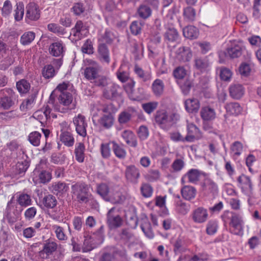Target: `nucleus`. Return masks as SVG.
<instances>
[{
  "mask_svg": "<svg viewBox=\"0 0 261 261\" xmlns=\"http://www.w3.org/2000/svg\"><path fill=\"white\" fill-rule=\"evenodd\" d=\"M57 101H53V92L50 95L49 102L53 105L55 111L65 113L69 110L74 109L76 106L72 94L70 92H60L56 95Z\"/></svg>",
  "mask_w": 261,
  "mask_h": 261,
  "instance_id": "obj_1",
  "label": "nucleus"
},
{
  "mask_svg": "<svg viewBox=\"0 0 261 261\" xmlns=\"http://www.w3.org/2000/svg\"><path fill=\"white\" fill-rule=\"evenodd\" d=\"M180 116L177 113L168 114L166 112L158 111L154 119L156 123L163 129L168 130L179 120Z\"/></svg>",
  "mask_w": 261,
  "mask_h": 261,
  "instance_id": "obj_2",
  "label": "nucleus"
},
{
  "mask_svg": "<svg viewBox=\"0 0 261 261\" xmlns=\"http://www.w3.org/2000/svg\"><path fill=\"white\" fill-rule=\"evenodd\" d=\"M103 226L100 227L95 232L93 236L84 234V241L82 246L83 252H87L91 251L97 245L101 244L103 241Z\"/></svg>",
  "mask_w": 261,
  "mask_h": 261,
  "instance_id": "obj_3",
  "label": "nucleus"
},
{
  "mask_svg": "<svg viewBox=\"0 0 261 261\" xmlns=\"http://www.w3.org/2000/svg\"><path fill=\"white\" fill-rule=\"evenodd\" d=\"M95 192L105 201L113 204L121 203L123 200V196L119 193H116L113 196H110V188L106 183L97 184Z\"/></svg>",
  "mask_w": 261,
  "mask_h": 261,
  "instance_id": "obj_4",
  "label": "nucleus"
},
{
  "mask_svg": "<svg viewBox=\"0 0 261 261\" xmlns=\"http://www.w3.org/2000/svg\"><path fill=\"white\" fill-rule=\"evenodd\" d=\"M73 194L76 200L81 204L87 203L89 201L92 194L89 192V186L83 182H78L71 186Z\"/></svg>",
  "mask_w": 261,
  "mask_h": 261,
  "instance_id": "obj_5",
  "label": "nucleus"
},
{
  "mask_svg": "<svg viewBox=\"0 0 261 261\" xmlns=\"http://www.w3.org/2000/svg\"><path fill=\"white\" fill-rule=\"evenodd\" d=\"M46 166L45 161L41 160L36 165L33 172V180L34 183L46 184L51 179V174L49 171L44 170Z\"/></svg>",
  "mask_w": 261,
  "mask_h": 261,
  "instance_id": "obj_6",
  "label": "nucleus"
},
{
  "mask_svg": "<svg viewBox=\"0 0 261 261\" xmlns=\"http://www.w3.org/2000/svg\"><path fill=\"white\" fill-rule=\"evenodd\" d=\"M0 106L5 110L12 108L18 102V95L11 89L5 88L1 90Z\"/></svg>",
  "mask_w": 261,
  "mask_h": 261,
  "instance_id": "obj_7",
  "label": "nucleus"
},
{
  "mask_svg": "<svg viewBox=\"0 0 261 261\" xmlns=\"http://www.w3.org/2000/svg\"><path fill=\"white\" fill-rule=\"evenodd\" d=\"M223 217L230 219L229 225L233 228V233L239 235L243 230L244 221L242 217L239 214L234 212H225Z\"/></svg>",
  "mask_w": 261,
  "mask_h": 261,
  "instance_id": "obj_8",
  "label": "nucleus"
},
{
  "mask_svg": "<svg viewBox=\"0 0 261 261\" xmlns=\"http://www.w3.org/2000/svg\"><path fill=\"white\" fill-rule=\"evenodd\" d=\"M123 219L116 210V208H111L107 214V223L109 228L112 230L119 228L123 224Z\"/></svg>",
  "mask_w": 261,
  "mask_h": 261,
  "instance_id": "obj_9",
  "label": "nucleus"
},
{
  "mask_svg": "<svg viewBox=\"0 0 261 261\" xmlns=\"http://www.w3.org/2000/svg\"><path fill=\"white\" fill-rule=\"evenodd\" d=\"M73 123L75 127L76 133L80 136L85 138L87 136V123L85 117L79 114L73 118Z\"/></svg>",
  "mask_w": 261,
  "mask_h": 261,
  "instance_id": "obj_10",
  "label": "nucleus"
},
{
  "mask_svg": "<svg viewBox=\"0 0 261 261\" xmlns=\"http://www.w3.org/2000/svg\"><path fill=\"white\" fill-rule=\"evenodd\" d=\"M57 243L54 241L48 240L44 243L43 249L39 252V256L43 259H48L57 250Z\"/></svg>",
  "mask_w": 261,
  "mask_h": 261,
  "instance_id": "obj_11",
  "label": "nucleus"
},
{
  "mask_svg": "<svg viewBox=\"0 0 261 261\" xmlns=\"http://www.w3.org/2000/svg\"><path fill=\"white\" fill-rule=\"evenodd\" d=\"M187 135L185 137V140L187 142H194L200 139V130L196 125L191 123L187 125Z\"/></svg>",
  "mask_w": 261,
  "mask_h": 261,
  "instance_id": "obj_12",
  "label": "nucleus"
},
{
  "mask_svg": "<svg viewBox=\"0 0 261 261\" xmlns=\"http://www.w3.org/2000/svg\"><path fill=\"white\" fill-rule=\"evenodd\" d=\"M13 200L12 198L10 201L8 202L6 208V217L9 223L13 224L16 222L20 217V212L15 207L12 205Z\"/></svg>",
  "mask_w": 261,
  "mask_h": 261,
  "instance_id": "obj_13",
  "label": "nucleus"
},
{
  "mask_svg": "<svg viewBox=\"0 0 261 261\" xmlns=\"http://www.w3.org/2000/svg\"><path fill=\"white\" fill-rule=\"evenodd\" d=\"M48 51L54 57H62L65 51V47L62 41H57L49 45Z\"/></svg>",
  "mask_w": 261,
  "mask_h": 261,
  "instance_id": "obj_14",
  "label": "nucleus"
},
{
  "mask_svg": "<svg viewBox=\"0 0 261 261\" xmlns=\"http://www.w3.org/2000/svg\"><path fill=\"white\" fill-rule=\"evenodd\" d=\"M127 180L133 184H137L140 176L139 170L134 165L128 166L125 171Z\"/></svg>",
  "mask_w": 261,
  "mask_h": 261,
  "instance_id": "obj_15",
  "label": "nucleus"
},
{
  "mask_svg": "<svg viewBox=\"0 0 261 261\" xmlns=\"http://www.w3.org/2000/svg\"><path fill=\"white\" fill-rule=\"evenodd\" d=\"M26 18L32 21H36L40 17L38 6L34 3H30L27 6Z\"/></svg>",
  "mask_w": 261,
  "mask_h": 261,
  "instance_id": "obj_16",
  "label": "nucleus"
},
{
  "mask_svg": "<svg viewBox=\"0 0 261 261\" xmlns=\"http://www.w3.org/2000/svg\"><path fill=\"white\" fill-rule=\"evenodd\" d=\"M121 136L128 145L134 148L137 147V137L132 131L130 130H123L121 133Z\"/></svg>",
  "mask_w": 261,
  "mask_h": 261,
  "instance_id": "obj_17",
  "label": "nucleus"
},
{
  "mask_svg": "<svg viewBox=\"0 0 261 261\" xmlns=\"http://www.w3.org/2000/svg\"><path fill=\"white\" fill-rule=\"evenodd\" d=\"M119 87L115 84H112L111 86L105 88L103 91V96L109 100H115L119 96L118 90Z\"/></svg>",
  "mask_w": 261,
  "mask_h": 261,
  "instance_id": "obj_18",
  "label": "nucleus"
},
{
  "mask_svg": "<svg viewBox=\"0 0 261 261\" xmlns=\"http://www.w3.org/2000/svg\"><path fill=\"white\" fill-rule=\"evenodd\" d=\"M98 58L102 63L109 64L110 62L109 50L105 43H101L98 47Z\"/></svg>",
  "mask_w": 261,
  "mask_h": 261,
  "instance_id": "obj_19",
  "label": "nucleus"
},
{
  "mask_svg": "<svg viewBox=\"0 0 261 261\" xmlns=\"http://www.w3.org/2000/svg\"><path fill=\"white\" fill-rule=\"evenodd\" d=\"M208 213L206 209L198 207L193 213V220L198 223L204 222L207 219Z\"/></svg>",
  "mask_w": 261,
  "mask_h": 261,
  "instance_id": "obj_20",
  "label": "nucleus"
},
{
  "mask_svg": "<svg viewBox=\"0 0 261 261\" xmlns=\"http://www.w3.org/2000/svg\"><path fill=\"white\" fill-rule=\"evenodd\" d=\"M200 114L203 121H212L216 118V114L214 109L206 106L202 107L200 110Z\"/></svg>",
  "mask_w": 261,
  "mask_h": 261,
  "instance_id": "obj_21",
  "label": "nucleus"
},
{
  "mask_svg": "<svg viewBox=\"0 0 261 261\" xmlns=\"http://www.w3.org/2000/svg\"><path fill=\"white\" fill-rule=\"evenodd\" d=\"M98 122L103 128L109 129L114 124V116L112 113L104 114L99 119Z\"/></svg>",
  "mask_w": 261,
  "mask_h": 261,
  "instance_id": "obj_22",
  "label": "nucleus"
},
{
  "mask_svg": "<svg viewBox=\"0 0 261 261\" xmlns=\"http://www.w3.org/2000/svg\"><path fill=\"white\" fill-rule=\"evenodd\" d=\"M243 48L239 45H235L233 46L228 47L224 52V54L226 58L231 59L237 58L242 54Z\"/></svg>",
  "mask_w": 261,
  "mask_h": 261,
  "instance_id": "obj_23",
  "label": "nucleus"
},
{
  "mask_svg": "<svg viewBox=\"0 0 261 261\" xmlns=\"http://www.w3.org/2000/svg\"><path fill=\"white\" fill-rule=\"evenodd\" d=\"M112 144V149L115 156L119 159H124L126 155V151L123 146L120 145L115 141H111Z\"/></svg>",
  "mask_w": 261,
  "mask_h": 261,
  "instance_id": "obj_24",
  "label": "nucleus"
},
{
  "mask_svg": "<svg viewBox=\"0 0 261 261\" xmlns=\"http://www.w3.org/2000/svg\"><path fill=\"white\" fill-rule=\"evenodd\" d=\"M185 106L189 113H197L200 108V103L197 99H188L185 101Z\"/></svg>",
  "mask_w": 261,
  "mask_h": 261,
  "instance_id": "obj_25",
  "label": "nucleus"
},
{
  "mask_svg": "<svg viewBox=\"0 0 261 261\" xmlns=\"http://www.w3.org/2000/svg\"><path fill=\"white\" fill-rule=\"evenodd\" d=\"M197 191L196 189L191 186H185L181 189L182 197L187 200H191L195 197Z\"/></svg>",
  "mask_w": 261,
  "mask_h": 261,
  "instance_id": "obj_26",
  "label": "nucleus"
},
{
  "mask_svg": "<svg viewBox=\"0 0 261 261\" xmlns=\"http://www.w3.org/2000/svg\"><path fill=\"white\" fill-rule=\"evenodd\" d=\"M230 95L234 99H240L244 94V90L240 84H234L229 87Z\"/></svg>",
  "mask_w": 261,
  "mask_h": 261,
  "instance_id": "obj_27",
  "label": "nucleus"
},
{
  "mask_svg": "<svg viewBox=\"0 0 261 261\" xmlns=\"http://www.w3.org/2000/svg\"><path fill=\"white\" fill-rule=\"evenodd\" d=\"M178 37V33L174 28H168L164 35V40L167 43L176 41Z\"/></svg>",
  "mask_w": 261,
  "mask_h": 261,
  "instance_id": "obj_28",
  "label": "nucleus"
},
{
  "mask_svg": "<svg viewBox=\"0 0 261 261\" xmlns=\"http://www.w3.org/2000/svg\"><path fill=\"white\" fill-rule=\"evenodd\" d=\"M177 54L180 60L183 62L189 61L192 57L191 49L188 47L182 46L177 50Z\"/></svg>",
  "mask_w": 261,
  "mask_h": 261,
  "instance_id": "obj_29",
  "label": "nucleus"
},
{
  "mask_svg": "<svg viewBox=\"0 0 261 261\" xmlns=\"http://www.w3.org/2000/svg\"><path fill=\"white\" fill-rule=\"evenodd\" d=\"M194 62L196 68L201 71L207 70L211 65V63L207 57H197Z\"/></svg>",
  "mask_w": 261,
  "mask_h": 261,
  "instance_id": "obj_30",
  "label": "nucleus"
},
{
  "mask_svg": "<svg viewBox=\"0 0 261 261\" xmlns=\"http://www.w3.org/2000/svg\"><path fill=\"white\" fill-rule=\"evenodd\" d=\"M85 147L84 143H78L75 145L74 154L75 160L79 163H83L85 159Z\"/></svg>",
  "mask_w": 261,
  "mask_h": 261,
  "instance_id": "obj_31",
  "label": "nucleus"
},
{
  "mask_svg": "<svg viewBox=\"0 0 261 261\" xmlns=\"http://www.w3.org/2000/svg\"><path fill=\"white\" fill-rule=\"evenodd\" d=\"M237 180L241 185L242 189H245L246 190L249 192H251L252 191L253 186L249 177L244 174H242L238 177Z\"/></svg>",
  "mask_w": 261,
  "mask_h": 261,
  "instance_id": "obj_32",
  "label": "nucleus"
},
{
  "mask_svg": "<svg viewBox=\"0 0 261 261\" xmlns=\"http://www.w3.org/2000/svg\"><path fill=\"white\" fill-rule=\"evenodd\" d=\"M134 71L137 76L143 82H147L151 79V74L150 72L144 71L138 65H135Z\"/></svg>",
  "mask_w": 261,
  "mask_h": 261,
  "instance_id": "obj_33",
  "label": "nucleus"
},
{
  "mask_svg": "<svg viewBox=\"0 0 261 261\" xmlns=\"http://www.w3.org/2000/svg\"><path fill=\"white\" fill-rule=\"evenodd\" d=\"M99 68L94 67H87L84 70L85 77L92 82L95 79H96L99 74Z\"/></svg>",
  "mask_w": 261,
  "mask_h": 261,
  "instance_id": "obj_34",
  "label": "nucleus"
},
{
  "mask_svg": "<svg viewBox=\"0 0 261 261\" xmlns=\"http://www.w3.org/2000/svg\"><path fill=\"white\" fill-rule=\"evenodd\" d=\"M61 141L66 146L71 147L74 143V139L72 134L67 131L62 132L60 136Z\"/></svg>",
  "mask_w": 261,
  "mask_h": 261,
  "instance_id": "obj_35",
  "label": "nucleus"
},
{
  "mask_svg": "<svg viewBox=\"0 0 261 261\" xmlns=\"http://www.w3.org/2000/svg\"><path fill=\"white\" fill-rule=\"evenodd\" d=\"M151 88L153 94L156 96H161L163 93L164 84L160 79H156L153 82Z\"/></svg>",
  "mask_w": 261,
  "mask_h": 261,
  "instance_id": "obj_36",
  "label": "nucleus"
},
{
  "mask_svg": "<svg viewBox=\"0 0 261 261\" xmlns=\"http://www.w3.org/2000/svg\"><path fill=\"white\" fill-rule=\"evenodd\" d=\"M68 186L63 182L55 183L52 186L53 192L57 195H61L65 194L68 190Z\"/></svg>",
  "mask_w": 261,
  "mask_h": 261,
  "instance_id": "obj_37",
  "label": "nucleus"
},
{
  "mask_svg": "<svg viewBox=\"0 0 261 261\" xmlns=\"http://www.w3.org/2000/svg\"><path fill=\"white\" fill-rule=\"evenodd\" d=\"M199 34L198 30L194 26L189 25L183 29V35L190 39H196Z\"/></svg>",
  "mask_w": 261,
  "mask_h": 261,
  "instance_id": "obj_38",
  "label": "nucleus"
},
{
  "mask_svg": "<svg viewBox=\"0 0 261 261\" xmlns=\"http://www.w3.org/2000/svg\"><path fill=\"white\" fill-rule=\"evenodd\" d=\"M225 108L226 112L231 115H238L241 113L242 108L238 102H230L226 103Z\"/></svg>",
  "mask_w": 261,
  "mask_h": 261,
  "instance_id": "obj_39",
  "label": "nucleus"
},
{
  "mask_svg": "<svg viewBox=\"0 0 261 261\" xmlns=\"http://www.w3.org/2000/svg\"><path fill=\"white\" fill-rule=\"evenodd\" d=\"M57 72V70L55 69L52 64H47L44 66L42 70V76L46 79L54 77Z\"/></svg>",
  "mask_w": 261,
  "mask_h": 261,
  "instance_id": "obj_40",
  "label": "nucleus"
},
{
  "mask_svg": "<svg viewBox=\"0 0 261 261\" xmlns=\"http://www.w3.org/2000/svg\"><path fill=\"white\" fill-rule=\"evenodd\" d=\"M141 228L145 235L149 239H152L154 237L153 232L151 229V224L148 219L143 220L141 224Z\"/></svg>",
  "mask_w": 261,
  "mask_h": 261,
  "instance_id": "obj_41",
  "label": "nucleus"
},
{
  "mask_svg": "<svg viewBox=\"0 0 261 261\" xmlns=\"http://www.w3.org/2000/svg\"><path fill=\"white\" fill-rule=\"evenodd\" d=\"M16 88L20 94H25L29 92L31 85L29 82L25 79H22L17 82Z\"/></svg>",
  "mask_w": 261,
  "mask_h": 261,
  "instance_id": "obj_42",
  "label": "nucleus"
},
{
  "mask_svg": "<svg viewBox=\"0 0 261 261\" xmlns=\"http://www.w3.org/2000/svg\"><path fill=\"white\" fill-rule=\"evenodd\" d=\"M203 190L207 193L215 194L218 191V187L212 180L206 179L203 185Z\"/></svg>",
  "mask_w": 261,
  "mask_h": 261,
  "instance_id": "obj_43",
  "label": "nucleus"
},
{
  "mask_svg": "<svg viewBox=\"0 0 261 261\" xmlns=\"http://www.w3.org/2000/svg\"><path fill=\"white\" fill-rule=\"evenodd\" d=\"M52 229L54 231L57 238L61 241L67 240L68 237L65 234L64 228L57 225H53Z\"/></svg>",
  "mask_w": 261,
  "mask_h": 261,
  "instance_id": "obj_44",
  "label": "nucleus"
},
{
  "mask_svg": "<svg viewBox=\"0 0 261 261\" xmlns=\"http://www.w3.org/2000/svg\"><path fill=\"white\" fill-rule=\"evenodd\" d=\"M172 74L177 82H178L179 80H182L186 76L187 70L184 66H178L173 70Z\"/></svg>",
  "mask_w": 261,
  "mask_h": 261,
  "instance_id": "obj_45",
  "label": "nucleus"
},
{
  "mask_svg": "<svg viewBox=\"0 0 261 261\" xmlns=\"http://www.w3.org/2000/svg\"><path fill=\"white\" fill-rule=\"evenodd\" d=\"M137 12L139 16L144 19L150 17L152 13L150 8L146 5H140Z\"/></svg>",
  "mask_w": 261,
  "mask_h": 261,
  "instance_id": "obj_46",
  "label": "nucleus"
},
{
  "mask_svg": "<svg viewBox=\"0 0 261 261\" xmlns=\"http://www.w3.org/2000/svg\"><path fill=\"white\" fill-rule=\"evenodd\" d=\"M29 166V162L26 160L18 162L16 165V174L20 175V176L24 175Z\"/></svg>",
  "mask_w": 261,
  "mask_h": 261,
  "instance_id": "obj_47",
  "label": "nucleus"
},
{
  "mask_svg": "<svg viewBox=\"0 0 261 261\" xmlns=\"http://www.w3.org/2000/svg\"><path fill=\"white\" fill-rule=\"evenodd\" d=\"M24 14V4L22 2L16 3L14 10V19L17 21L22 20Z\"/></svg>",
  "mask_w": 261,
  "mask_h": 261,
  "instance_id": "obj_48",
  "label": "nucleus"
},
{
  "mask_svg": "<svg viewBox=\"0 0 261 261\" xmlns=\"http://www.w3.org/2000/svg\"><path fill=\"white\" fill-rule=\"evenodd\" d=\"M35 34L33 32H25L20 37V42L23 45L30 44L35 39Z\"/></svg>",
  "mask_w": 261,
  "mask_h": 261,
  "instance_id": "obj_49",
  "label": "nucleus"
},
{
  "mask_svg": "<svg viewBox=\"0 0 261 261\" xmlns=\"http://www.w3.org/2000/svg\"><path fill=\"white\" fill-rule=\"evenodd\" d=\"M112 145V144L111 143V141L108 143L101 144L100 147V152L103 159H109L110 157Z\"/></svg>",
  "mask_w": 261,
  "mask_h": 261,
  "instance_id": "obj_50",
  "label": "nucleus"
},
{
  "mask_svg": "<svg viewBox=\"0 0 261 261\" xmlns=\"http://www.w3.org/2000/svg\"><path fill=\"white\" fill-rule=\"evenodd\" d=\"M70 10L74 15L80 16L85 12L86 7L82 3H75L71 8Z\"/></svg>",
  "mask_w": 261,
  "mask_h": 261,
  "instance_id": "obj_51",
  "label": "nucleus"
},
{
  "mask_svg": "<svg viewBox=\"0 0 261 261\" xmlns=\"http://www.w3.org/2000/svg\"><path fill=\"white\" fill-rule=\"evenodd\" d=\"M43 203L46 207L53 208L56 206L57 201L54 196L49 194L43 198Z\"/></svg>",
  "mask_w": 261,
  "mask_h": 261,
  "instance_id": "obj_52",
  "label": "nucleus"
},
{
  "mask_svg": "<svg viewBox=\"0 0 261 261\" xmlns=\"http://www.w3.org/2000/svg\"><path fill=\"white\" fill-rule=\"evenodd\" d=\"M218 228V222L215 220H211L206 224V232L208 235H214L217 232Z\"/></svg>",
  "mask_w": 261,
  "mask_h": 261,
  "instance_id": "obj_53",
  "label": "nucleus"
},
{
  "mask_svg": "<svg viewBox=\"0 0 261 261\" xmlns=\"http://www.w3.org/2000/svg\"><path fill=\"white\" fill-rule=\"evenodd\" d=\"M186 248L185 247L184 241L180 238L177 239L173 245V251L176 255L181 254L185 252Z\"/></svg>",
  "mask_w": 261,
  "mask_h": 261,
  "instance_id": "obj_54",
  "label": "nucleus"
},
{
  "mask_svg": "<svg viewBox=\"0 0 261 261\" xmlns=\"http://www.w3.org/2000/svg\"><path fill=\"white\" fill-rule=\"evenodd\" d=\"M200 175L198 170L191 169L185 175V176L188 178L190 182L195 183L199 180Z\"/></svg>",
  "mask_w": 261,
  "mask_h": 261,
  "instance_id": "obj_55",
  "label": "nucleus"
},
{
  "mask_svg": "<svg viewBox=\"0 0 261 261\" xmlns=\"http://www.w3.org/2000/svg\"><path fill=\"white\" fill-rule=\"evenodd\" d=\"M41 134L38 132L35 131L31 133L28 136L30 143L34 146H38L40 143Z\"/></svg>",
  "mask_w": 261,
  "mask_h": 261,
  "instance_id": "obj_56",
  "label": "nucleus"
},
{
  "mask_svg": "<svg viewBox=\"0 0 261 261\" xmlns=\"http://www.w3.org/2000/svg\"><path fill=\"white\" fill-rule=\"evenodd\" d=\"M116 35L114 32L108 29H106L104 34L101 36V41L108 44H111L116 38Z\"/></svg>",
  "mask_w": 261,
  "mask_h": 261,
  "instance_id": "obj_57",
  "label": "nucleus"
},
{
  "mask_svg": "<svg viewBox=\"0 0 261 261\" xmlns=\"http://www.w3.org/2000/svg\"><path fill=\"white\" fill-rule=\"evenodd\" d=\"M119 239L124 243H127L134 237L133 233L128 229H122L119 233Z\"/></svg>",
  "mask_w": 261,
  "mask_h": 261,
  "instance_id": "obj_58",
  "label": "nucleus"
},
{
  "mask_svg": "<svg viewBox=\"0 0 261 261\" xmlns=\"http://www.w3.org/2000/svg\"><path fill=\"white\" fill-rule=\"evenodd\" d=\"M47 29L49 31L57 34L58 35H63L66 33L64 28L56 23L48 24Z\"/></svg>",
  "mask_w": 261,
  "mask_h": 261,
  "instance_id": "obj_59",
  "label": "nucleus"
},
{
  "mask_svg": "<svg viewBox=\"0 0 261 261\" xmlns=\"http://www.w3.org/2000/svg\"><path fill=\"white\" fill-rule=\"evenodd\" d=\"M18 204L22 206H27L31 204V199L27 194H20L17 199Z\"/></svg>",
  "mask_w": 261,
  "mask_h": 261,
  "instance_id": "obj_60",
  "label": "nucleus"
},
{
  "mask_svg": "<svg viewBox=\"0 0 261 261\" xmlns=\"http://www.w3.org/2000/svg\"><path fill=\"white\" fill-rule=\"evenodd\" d=\"M161 176V173L159 170L150 169L145 176L146 178L150 182L155 181L159 180Z\"/></svg>",
  "mask_w": 261,
  "mask_h": 261,
  "instance_id": "obj_61",
  "label": "nucleus"
},
{
  "mask_svg": "<svg viewBox=\"0 0 261 261\" xmlns=\"http://www.w3.org/2000/svg\"><path fill=\"white\" fill-rule=\"evenodd\" d=\"M185 163L182 159H176L171 165L172 172H179L185 167Z\"/></svg>",
  "mask_w": 261,
  "mask_h": 261,
  "instance_id": "obj_62",
  "label": "nucleus"
},
{
  "mask_svg": "<svg viewBox=\"0 0 261 261\" xmlns=\"http://www.w3.org/2000/svg\"><path fill=\"white\" fill-rule=\"evenodd\" d=\"M149 134L148 127L144 125H141L137 130L138 136L141 141L146 140L149 136Z\"/></svg>",
  "mask_w": 261,
  "mask_h": 261,
  "instance_id": "obj_63",
  "label": "nucleus"
},
{
  "mask_svg": "<svg viewBox=\"0 0 261 261\" xmlns=\"http://www.w3.org/2000/svg\"><path fill=\"white\" fill-rule=\"evenodd\" d=\"M36 97V94H32L30 95L27 99L23 101L20 106L21 111L30 108L31 105L34 103Z\"/></svg>",
  "mask_w": 261,
  "mask_h": 261,
  "instance_id": "obj_64",
  "label": "nucleus"
}]
</instances>
